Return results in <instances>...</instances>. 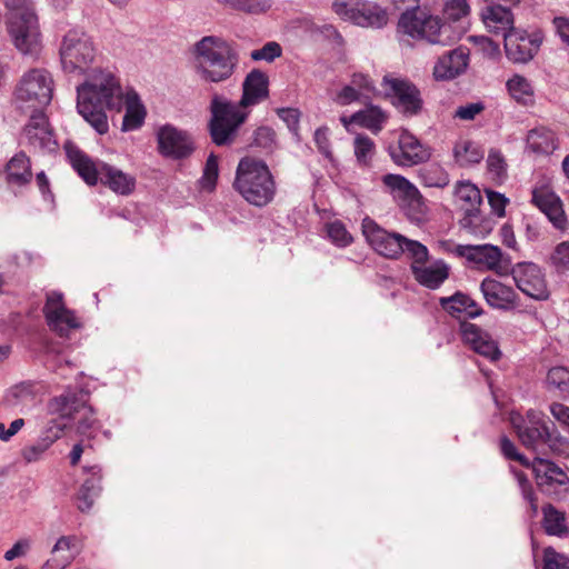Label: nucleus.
<instances>
[{"label":"nucleus","mask_w":569,"mask_h":569,"mask_svg":"<svg viewBox=\"0 0 569 569\" xmlns=\"http://www.w3.org/2000/svg\"><path fill=\"white\" fill-rule=\"evenodd\" d=\"M124 92L119 78L108 69H92L77 87V110L98 134L109 131L107 110L121 112Z\"/></svg>","instance_id":"nucleus-1"},{"label":"nucleus","mask_w":569,"mask_h":569,"mask_svg":"<svg viewBox=\"0 0 569 569\" xmlns=\"http://www.w3.org/2000/svg\"><path fill=\"white\" fill-rule=\"evenodd\" d=\"M194 71L207 83L229 80L239 63L236 49L223 38L206 36L197 41L192 50Z\"/></svg>","instance_id":"nucleus-2"},{"label":"nucleus","mask_w":569,"mask_h":569,"mask_svg":"<svg viewBox=\"0 0 569 569\" xmlns=\"http://www.w3.org/2000/svg\"><path fill=\"white\" fill-rule=\"evenodd\" d=\"M511 422L521 443L537 456L551 452L569 457V439L560 435L541 411L528 410L525 417H511Z\"/></svg>","instance_id":"nucleus-3"},{"label":"nucleus","mask_w":569,"mask_h":569,"mask_svg":"<svg viewBox=\"0 0 569 569\" xmlns=\"http://www.w3.org/2000/svg\"><path fill=\"white\" fill-rule=\"evenodd\" d=\"M66 153L72 168L88 184L100 182L112 192L124 197L136 190L137 179L132 173L101 160L93 161L72 144H66Z\"/></svg>","instance_id":"nucleus-4"},{"label":"nucleus","mask_w":569,"mask_h":569,"mask_svg":"<svg viewBox=\"0 0 569 569\" xmlns=\"http://www.w3.org/2000/svg\"><path fill=\"white\" fill-rule=\"evenodd\" d=\"M233 187L248 203L259 208L269 204L277 191L267 163L249 157L239 161Z\"/></svg>","instance_id":"nucleus-5"},{"label":"nucleus","mask_w":569,"mask_h":569,"mask_svg":"<svg viewBox=\"0 0 569 569\" xmlns=\"http://www.w3.org/2000/svg\"><path fill=\"white\" fill-rule=\"evenodd\" d=\"M54 82L46 69L33 68L19 80L14 99L21 110L41 111L52 100Z\"/></svg>","instance_id":"nucleus-6"},{"label":"nucleus","mask_w":569,"mask_h":569,"mask_svg":"<svg viewBox=\"0 0 569 569\" xmlns=\"http://www.w3.org/2000/svg\"><path fill=\"white\" fill-rule=\"evenodd\" d=\"M240 102L214 94L210 103L211 119L209 123L212 141L218 146L229 144L248 117Z\"/></svg>","instance_id":"nucleus-7"},{"label":"nucleus","mask_w":569,"mask_h":569,"mask_svg":"<svg viewBox=\"0 0 569 569\" xmlns=\"http://www.w3.org/2000/svg\"><path fill=\"white\" fill-rule=\"evenodd\" d=\"M59 54L64 72L83 74L94 61L96 48L88 33L73 28L63 36Z\"/></svg>","instance_id":"nucleus-8"},{"label":"nucleus","mask_w":569,"mask_h":569,"mask_svg":"<svg viewBox=\"0 0 569 569\" xmlns=\"http://www.w3.org/2000/svg\"><path fill=\"white\" fill-rule=\"evenodd\" d=\"M398 30L412 39L426 40L432 44H445L443 33L448 30L438 17L429 14L421 8L406 10L398 21Z\"/></svg>","instance_id":"nucleus-9"},{"label":"nucleus","mask_w":569,"mask_h":569,"mask_svg":"<svg viewBox=\"0 0 569 569\" xmlns=\"http://www.w3.org/2000/svg\"><path fill=\"white\" fill-rule=\"evenodd\" d=\"M381 87L391 104L403 116H417L423 106L420 90L410 80L391 73L382 78Z\"/></svg>","instance_id":"nucleus-10"},{"label":"nucleus","mask_w":569,"mask_h":569,"mask_svg":"<svg viewBox=\"0 0 569 569\" xmlns=\"http://www.w3.org/2000/svg\"><path fill=\"white\" fill-rule=\"evenodd\" d=\"M8 33L14 48L23 56L37 58L41 51V34L34 11L7 21Z\"/></svg>","instance_id":"nucleus-11"},{"label":"nucleus","mask_w":569,"mask_h":569,"mask_svg":"<svg viewBox=\"0 0 569 569\" xmlns=\"http://www.w3.org/2000/svg\"><path fill=\"white\" fill-rule=\"evenodd\" d=\"M446 252L465 258L480 270L499 271L503 260V253L498 246L493 244H457L451 241L442 243Z\"/></svg>","instance_id":"nucleus-12"},{"label":"nucleus","mask_w":569,"mask_h":569,"mask_svg":"<svg viewBox=\"0 0 569 569\" xmlns=\"http://www.w3.org/2000/svg\"><path fill=\"white\" fill-rule=\"evenodd\" d=\"M388 151L391 160L399 167H413L431 157L430 149L407 129L398 131L397 143L390 144Z\"/></svg>","instance_id":"nucleus-13"},{"label":"nucleus","mask_w":569,"mask_h":569,"mask_svg":"<svg viewBox=\"0 0 569 569\" xmlns=\"http://www.w3.org/2000/svg\"><path fill=\"white\" fill-rule=\"evenodd\" d=\"M43 315L50 330L60 337H69L72 330L81 328L80 319L66 307L63 296L59 292L47 295Z\"/></svg>","instance_id":"nucleus-14"},{"label":"nucleus","mask_w":569,"mask_h":569,"mask_svg":"<svg viewBox=\"0 0 569 569\" xmlns=\"http://www.w3.org/2000/svg\"><path fill=\"white\" fill-rule=\"evenodd\" d=\"M517 288L535 300H547L549 290L545 273L533 262H518L511 269Z\"/></svg>","instance_id":"nucleus-15"},{"label":"nucleus","mask_w":569,"mask_h":569,"mask_svg":"<svg viewBox=\"0 0 569 569\" xmlns=\"http://www.w3.org/2000/svg\"><path fill=\"white\" fill-rule=\"evenodd\" d=\"M158 151L161 156L174 160L188 158L194 150L193 141L187 131L172 124L161 126L157 130Z\"/></svg>","instance_id":"nucleus-16"},{"label":"nucleus","mask_w":569,"mask_h":569,"mask_svg":"<svg viewBox=\"0 0 569 569\" xmlns=\"http://www.w3.org/2000/svg\"><path fill=\"white\" fill-rule=\"evenodd\" d=\"M362 228L367 241L380 256L396 259L402 253L406 237L400 233L389 232L369 219L363 221Z\"/></svg>","instance_id":"nucleus-17"},{"label":"nucleus","mask_w":569,"mask_h":569,"mask_svg":"<svg viewBox=\"0 0 569 569\" xmlns=\"http://www.w3.org/2000/svg\"><path fill=\"white\" fill-rule=\"evenodd\" d=\"M459 333L463 345L469 347L478 355L496 361L500 358L501 351L498 342L491 335L479 326L469 321H462L459 327Z\"/></svg>","instance_id":"nucleus-18"},{"label":"nucleus","mask_w":569,"mask_h":569,"mask_svg":"<svg viewBox=\"0 0 569 569\" xmlns=\"http://www.w3.org/2000/svg\"><path fill=\"white\" fill-rule=\"evenodd\" d=\"M24 138L30 148L36 151H54L57 142L48 119L41 111H32L29 122L24 127Z\"/></svg>","instance_id":"nucleus-19"},{"label":"nucleus","mask_w":569,"mask_h":569,"mask_svg":"<svg viewBox=\"0 0 569 569\" xmlns=\"http://www.w3.org/2000/svg\"><path fill=\"white\" fill-rule=\"evenodd\" d=\"M64 428V422H61L58 419H51L42 429L37 440L21 449L20 456L23 461L26 463L41 461L51 446L61 438Z\"/></svg>","instance_id":"nucleus-20"},{"label":"nucleus","mask_w":569,"mask_h":569,"mask_svg":"<svg viewBox=\"0 0 569 569\" xmlns=\"http://www.w3.org/2000/svg\"><path fill=\"white\" fill-rule=\"evenodd\" d=\"M506 54L509 60L518 63L528 62L538 52L541 44L539 34H528L513 30L503 38Z\"/></svg>","instance_id":"nucleus-21"},{"label":"nucleus","mask_w":569,"mask_h":569,"mask_svg":"<svg viewBox=\"0 0 569 569\" xmlns=\"http://www.w3.org/2000/svg\"><path fill=\"white\" fill-rule=\"evenodd\" d=\"M480 290L487 303L495 309L509 310L518 305V295L513 288L491 277L481 281Z\"/></svg>","instance_id":"nucleus-22"},{"label":"nucleus","mask_w":569,"mask_h":569,"mask_svg":"<svg viewBox=\"0 0 569 569\" xmlns=\"http://www.w3.org/2000/svg\"><path fill=\"white\" fill-rule=\"evenodd\" d=\"M79 550V539L77 536H61L52 546L50 557L40 569H66L73 562Z\"/></svg>","instance_id":"nucleus-23"},{"label":"nucleus","mask_w":569,"mask_h":569,"mask_svg":"<svg viewBox=\"0 0 569 569\" xmlns=\"http://www.w3.org/2000/svg\"><path fill=\"white\" fill-rule=\"evenodd\" d=\"M413 279L422 287L437 290L449 278L450 266L442 259L428 260L412 271Z\"/></svg>","instance_id":"nucleus-24"},{"label":"nucleus","mask_w":569,"mask_h":569,"mask_svg":"<svg viewBox=\"0 0 569 569\" xmlns=\"http://www.w3.org/2000/svg\"><path fill=\"white\" fill-rule=\"evenodd\" d=\"M124 108V116L121 123V131L129 132L140 129L146 120L147 110L138 92L127 88L121 97V111Z\"/></svg>","instance_id":"nucleus-25"},{"label":"nucleus","mask_w":569,"mask_h":569,"mask_svg":"<svg viewBox=\"0 0 569 569\" xmlns=\"http://www.w3.org/2000/svg\"><path fill=\"white\" fill-rule=\"evenodd\" d=\"M469 63V50L458 47L442 56L433 68L436 79H453L465 72Z\"/></svg>","instance_id":"nucleus-26"},{"label":"nucleus","mask_w":569,"mask_h":569,"mask_svg":"<svg viewBox=\"0 0 569 569\" xmlns=\"http://www.w3.org/2000/svg\"><path fill=\"white\" fill-rule=\"evenodd\" d=\"M511 8L502 4H490L482 10V21L489 32L501 36L503 39L506 34L515 30Z\"/></svg>","instance_id":"nucleus-27"},{"label":"nucleus","mask_w":569,"mask_h":569,"mask_svg":"<svg viewBox=\"0 0 569 569\" xmlns=\"http://www.w3.org/2000/svg\"><path fill=\"white\" fill-rule=\"evenodd\" d=\"M531 468L536 482L542 491H549L553 485H565L568 481L567 473L549 459L536 456Z\"/></svg>","instance_id":"nucleus-28"},{"label":"nucleus","mask_w":569,"mask_h":569,"mask_svg":"<svg viewBox=\"0 0 569 569\" xmlns=\"http://www.w3.org/2000/svg\"><path fill=\"white\" fill-rule=\"evenodd\" d=\"M268 77L262 71H250L242 83V97L240 104L248 108L260 103L268 97Z\"/></svg>","instance_id":"nucleus-29"},{"label":"nucleus","mask_w":569,"mask_h":569,"mask_svg":"<svg viewBox=\"0 0 569 569\" xmlns=\"http://www.w3.org/2000/svg\"><path fill=\"white\" fill-rule=\"evenodd\" d=\"M30 159L23 152L14 154L7 163L4 179L9 188H22L32 180Z\"/></svg>","instance_id":"nucleus-30"},{"label":"nucleus","mask_w":569,"mask_h":569,"mask_svg":"<svg viewBox=\"0 0 569 569\" xmlns=\"http://www.w3.org/2000/svg\"><path fill=\"white\" fill-rule=\"evenodd\" d=\"M443 310L452 317L477 318L482 315L483 310L477 301L463 292H456L450 297H442L439 300Z\"/></svg>","instance_id":"nucleus-31"},{"label":"nucleus","mask_w":569,"mask_h":569,"mask_svg":"<svg viewBox=\"0 0 569 569\" xmlns=\"http://www.w3.org/2000/svg\"><path fill=\"white\" fill-rule=\"evenodd\" d=\"M351 22L360 27L380 29L387 24L388 14L382 7L375 2L358 1L355 3Z\"/></svg>","instance_id":"nucleus-32"},{"label":"nucleus","mask_w":569,"mask_h":569,"mask_svg":"<svg viewBox=\"0 0 569 569\" xmlns=\"http://www.w3.org/2000/svg\"><path fill=\"white\" fill-rule=\"evenodd\" d=\"M83 397L82 392L68 389L49 401L48 412L57 415L60 419H70L80 407H84L86 400Z\"/></svg>","instance_id":"nucleus-33"},{"label":"nucleus","mask_w":569,"mask_h":569,"mask_svg":"<svg viewBox=\"0 0 569 569\" xmlns=\"http://www.w3.org/2000/svg\"><path fill=\"white\" fill-rule=\"evenodd\" d=\"M387 118L386 112L381 108L369 106L363 110L355 112L350 117H341V122L347 129H349L350 124L357 123L373 133H378L383 128Z\"/></svg>","instance_id":"nucleus-34"},{"label":"nucleus","mask_w":569,"mask_h":569,"mask_svg":"<svg viewBox=\"0 0 569 569\" xmlns=\"http://www.w3.org/2000/svg\"><path fill=\"white\" fill-rule=\"evenodd\" d=\"M453 203L460 214L472 212L482 204V197L478 187L469 181L457 182L453 191Z\"/></svg>","instance_id":"nucleus-35"},{"label":"nucleus","mask_w":569,"mask_h":569,"mask_svg":"<svg viewBox=\"0 0 569 569\" xmlns=\"http://www.w3.org/2000/svg\"><path fill=\"white\" fill-rule=\"evenodd\" d=\"M459 224L461 229L469 234L478 238H485L493 230L495 220L486 216L481 209L478 208L472 212L461 214Z\"/></svg>","instance_id":"nucleus-36"},{"label":"nucleus","mask_w":569,"mask_h":569,"mask_svg":"<svg viewBox=\"0 0 569 569\" xmlns=\"http://www.w3.org/2000/svg\"><path fill=\"white\" fill-rule=\"evenodd\" d=\"M526 143L527 149L536 154H550L558 148L556 133L545 127L530 130Z\"/></svg>","instance_id":"nucleus-37"},{"label":"nucleus","mask_w":569,"mask_h":569,"mask_svg":"<svg viewBox=\"0 0 569 569\" xmlns=\"http://www.w3.org/2000/svg\"><path fill=\"white\" fill-rule=\"evenodd\" d=\"M34 385L32 382H20L6 391L3 402L7 407L19 409L23 412L36 401Z\"/></svg>","instance_id":"nucleus-38"},{"label":"nucleus","mask_w":569,"mask_h":569,"mask_svg":"<svg viewBox=\"0 0 569 569\" xmlns=\"http://www.w3.org/2000/svg\"><path fill=\"white\" fill-rule=\"evenodd\" d=\"M84 471L90 473L91 477L84 480L78 493L81 511H88L92 507L94 498L98 497L101 490V469L98 466H91L86 467Z\"/></svg>","instance_id":"nucleus-39"},{"label":"nucleus","mask_w":569,"mask_h":569,"mask_svg":"<svg viewBox=\"0 0 569 569\" xmlns=\"http://www.w3.org/2000/svg\"><path fill=\"white\" fill-rule=\"evenodd\" d=\"M485 152L481 146L468 139H460L455 143L453 158L460 167H471L483 159Z\"/></svg>","instance_id":"nucleus-40"},{"label":"nucleus","mask_w":569,"mask_h":569,"mask_svg":"<svg viewBox=\"0 0 569 569\" xmlns=\"http://www.w3.org/2000/svg\"><path fill=\"white\" fill-rule=\"evenodd\" d=\"M382 182L391 194L392 199L401 204L412 194L417 193L418 188L407 178L400 174L388 173L382 177Z\"/></svg>","instance_id":"nucleus-41"},{"label":"nucleus","mask_w":569,"mask_h":569,"mask_svg":"<svg viewBox=\"0 0 569 569\" xmlns=\"http://www.w3.org/2000/svg\"><path fill=\"white\" fill-rule=\"evenodd\" d=\"M542 527L549 536L566 537L569 535L565 512L556 509L552 505L542 508Z\"/></svg>","instance_id":"nucleus-42"},{"label":"nucleus","mask_w":569,"mask_h":569,"mask_svg":"<svg viewBox=\"0 0 569 569\" xmlns=\"http://www.w3.org/2000/svg\"><path fill=\"white\" fill-rule=\"evenodd\" d=\"M510 97L519 103L527 104L532 100L533 89L530 82L520 74L512 76L506 83Z\"/></svg>","instance_id":"nucleus-43"},{"label":"nucleus","mask_w":569,"mask_h":569,"mask_svg":"<svg viewBox=\"0 0 569 569\" xmlns=\"http://www.w3.org/2000/svg\"><path fill=\"white\" fill-rule=\"evenodd\" d=\"M543 383L548 391L569 393V369L563 366L551 367L547 371Z\"/></svg>","instance_id":"nucleus-44"},{"label":"nucleus","mask_w":569,"mask_h":569,"mask_svg":"<svg viewBox=\"0 0 569 569\" xmlns=\"http://www.w3.org/2000/svg\"><path fill=\"white\" fill-rule=\"evenodd\" d=\"M353 153L357 160V164L360 168L370 167L376 153V144L373 140L363 134L356 136L353 140Z\"/></svg>","instance_id":"nucleus-45"},{"label":"nucleus","mask_w":569,"mask_h":569,"mask_svg":"<svg viewBox=\"0 0 569 569\" xmlns=\"http://www.w3.org/2000/svg\"><path fill=\"white\" fill-rule=\"evenodd\" d=\"M402 253L410 260V270L421 266L430 259L428 248L419 241L406 238L402 246Z\"/></svg>","instance_id":"nucleus-46"},{"label":"nucleus","mask_w":569,"mask_h":569,"mask_svg":"<svg viewBox=\"0 0 569 569\" xmlns=\"http://www.w3.org/2000/svg\"><path fill=\"white\" fill-rule=\"evenodd\" d=\"M399 206L411 221L421 222L426 217L427 204L419 190Z\"/></svg>","instance_id":"nucleus-47"},{"label":"nucleus","mask_w":569,"mask_h":569,"mask_svg":"<svg viewBox=\"0 0 569 569\" xmlns=\"http://www.w3.org/2000/svg\"><path fill=\"white\" fill-rule=\"evenodd\" d=\"M272 6V0H234L232 9L248 14H262Z\"/></svg>","instance_id":"nucleus-48"},{"label":"nucleus","mask_w":569,"mask_h":569,"mask_svg":"<svg viewBox=\"0 0 569 569\" xmlns=\"http://www.w3.org/2000/svg\"><path fill=\"white\" fill-rule=\"evenodd\" d=\"M487 167L495 180H502L507 177V163L499 150H490L487 158Z\"/></svg>","instance_id":"nucleus-49"},{"label":"nucleus","mask_w":569,"mask_h":569,"mask_svg":"<svg viewBox=\"0 0 569 569\" xmlns=\"http://www.w3.org/2000/svg\"><path fill=\"white\" fill-rule=\"evenodd\" d=\"M328 238L338 247H347L352 242V237L341 221H333L327 224Z\"/></svg>","instance_id":"nucleus-50"},{"label":"nucleus","mask_w":569,"mask_h":569,"mask_svg":"<svg viewBox=\"0 0 569 569\" xmlns=\"http://www.w3.org/2000/svg\"><path fill=\"white\" fill-rule=\"evenodd\" d=\"M219 174L218 159L214 154H210L206 161L203 173L201 177V186L209 191L213 190Z\"/></svg>","instance_id":"nucleus-51"},{"label":"nucleus","mask_w":569,"mask_h":569,"mask_svg":"<svg viewBox=\"0 0 569 569\" xmlns=\"http://www.w3.org/2000/svg\"><path fill=\"white\" fill-rule=\"evenodd\" d=\"M282 53V49L278 42H267L262 48L251 51L250 57L254 61H267L272 62L276 58H279Z\"/></svg>","instance_id":"nucleus-52"},{"label":"nucleus","mask_w":569,"mask_h":569,"mask_svg":"<svg viewBox=\"0 0 569 569\" xmlns=\"http://www.w3.org/2000/svg\"><path fill=\"white\" fill-rule=\"evenodd\" d=\"M532 202L540 209L541 212H545L561 201L559 197L551 191L546 189H535L532 191Z\"/></svg>","instance_id":"nucleus-53"},{"label":"nucleus","mask_w":569,"mask_h":569,"mask_svg":"<svg viewBox=\"0 0 569 569\" xmlns=\"http://www.w3.org/2000/svg\"><path fill=\"white\" fill-rule=\"evenodd\" d=\"M543 569H569V558L551 547L546 548L543 551Z\"/></svg>","instance_id":"nucleus-54"},{"label":"nucleus","mask_w":569,"mask_h":569,"mask_svg":"<svg viewBox=\"0 0 569 569\" xmlns=\"http://www.w3.org/2000/svg\"><path fill=\"white\" fill-rule=\"evenodd\" d=\"M443 12L448 19L458 21L469 14L470 6L467 0H449Z\"/></svg>","instance_id":"nucleus-55"},{"label":"nucleus","mask_w":569,"mask_h":569,"mask_svg":"<svg viewBox=\"0 0 569 569\" xmlns=\"http://www.w3.org/2000/svg\"><path fill=\"white\" fill-rule=\"evenodd\" d=\"M315 143L318 148V151L330 162L333 161V154L331 150V144L329 140V129L327 127H320L315 131L313 134Z\"/></svg>","instance_id":"nucleus-56"},{"label":"nucleus","mask_w":569,"mask_h":569,"mask_svg":"<svg viewBox=\"0 0 569 569\" xmlns=\"http://www.w3.org/2000/svg\"><path fill=\"white\" fill-rule=\"evenodd\" d=\"M511 471L516 476V479L518 481V486L520 488L523 499L529 502L532 515L536 516L537 511H538V505H537L535 493H533V490H532V487H531L529 480L522 472H517L516 470H513V468H511Z\"/></svg>","instance_id":"nucleus-57"},{"label":"nucleus","mask_w":569,"mask_h":569,"mask_svg":"<svg viewBox=\"0 0 569 569\" xmlns=\"http://www.w3.org/2000/svg\"><path fill=\"white\" fill-rule=\"evenodd\" d=\"M551 263L557 268V270H569V242L563 241L559 243L551 257Z\"/></svg>","instance_id":"nucleus-58"},{"label":"nucleus","mask_w":569,"mask_h":569,"mask_svg":"<svg viewBox=\"0 0 569 569\" xmlns=\"http://www.w3.org/2000/svg\"><path fill=\"white\" fill-rule=\"evenodd\" d=\"M32 548V540L30 538H21L17 540L10 549H8L3 558L7 561H12L18 558L26 557Z\"/></svg>","instance_id":"nucleus-59"},{"label":"nucleus","mask_w":569,"mask_h":569,"mask_svg":"<svg viewBox=\"0 0 569 569\" xmlns=\"http://www.w3.org/2000/svg\"><path fill=\"white\" fill-rule=\"evenodd\" d=\"M500 450L506 459L519 461L522 466L528 467L529 460L518 452L515 443L506 436L500 439Z\"/></svg>","instance_id":"nucleus-60"},{"label":"nucleus","mask_w":569,"mask_h":569,"mask_svg":"<svg viewBox=\"0 0 569 569\" xmlns=\"http://www.w3.org/2000/svg\"><path fill=\"white\" fill-rule=\"evenodd\" d=\"M8 10V20L23 16L24 11H34L31 0H3Z\"/></svg>","instance_id":"nucleus-61"},{"label":"nucleus","mask_w":569,"mask_h":569,"mask_svg":"<svg viewBox=\"0 0 569 569\" xmlns=\"http://www.w3.org/2000/svg\"><path fill=\"white\" fill-rule=\"evenodd\" d=\"M549 411L562 431L569 433V407L560 402H552L549 406Z\"/></svg>","instance_id":"nucleus-62"},{"label":"nucleus","mask_w":569,"mask_h":569,"mask_svg":"<svg viewBox=\"0 0 569 569\" xmlns=\"http://www.w3.org/2000/svg\"><path fill=\"white\" fill-rule=\"evenodd\" d=\"M351 86L361 92V97L368 99L376 88L372 80L363 73H355L351 78Z\"/></svg>","instance_id":"nucleus-63"},{"label":"nucleus","mask_w":569,"mask_h":569,"mask_svg":"<svg viewBox=\"0 0 569 569\" xmlns=\"http://www.w3.org/2000/svg\"><path fill=\"white\" fill-rule=\"evenodd\" d=\"M486 192L492 212L499 218L505 217L509 200L500 192L493 190H486Z\"/></svg>","instance_id":"nucleus-64"}]
</instances>
